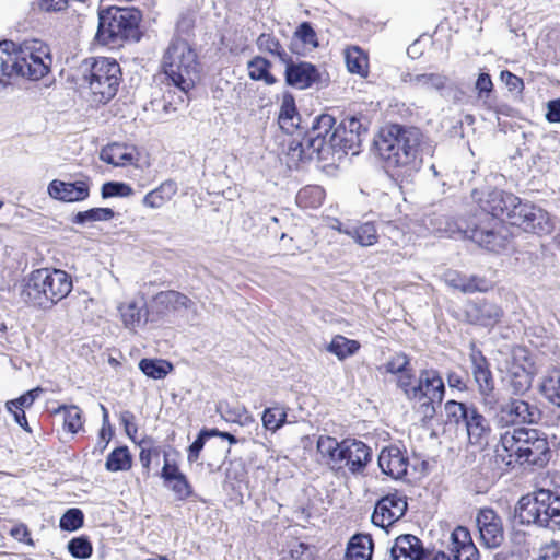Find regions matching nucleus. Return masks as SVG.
Segmentation results:
<instances>
[{
    "label": "nucleus",
    "mask_w": 560,
    "mask_h": 560,
    "mask_svg": "<svg viewBox=\"0 0 560 560\" xmlns=\"http://www.w3.org/2000/svg\"><path fill=\"white\" fill-rule=\"evenodd\" d=\"M120 422L129 436L132 438L137 433L138 429L135 423V415L131 411H122L120 413Z\"/></svg>",
    "instance_id": "e2e57ef3"
},
{
    "label": "nucleus",
    "mask_w": 560,
    "mask_h": 560,
    "mask_svg": "<svg viewBox=\"0 0 560 560\" xmlns=\"http://www.w3.org/2000/svg\"><path fill=\"white\" fill-rule=\"evenodd\" d=\"M429 556L430 552L417 536L404 534L395 539L388 557L384 560H427Z\"/></svg>",
    "instance_id": "f3484780"
},
{
    "label": "nucleus",
    "mask_w": 560,
    "mask_h": 560,
    "mask_svg": "<svg viewBox=\"0 0 560 560\" xmlns=\"http://www.w3.org/2000/svg\"><path fill=\"white\" fill-rule=\"evenodd\" d=\"M312 129L307 132L303 141L292 140L288 149L289 161L298 164L316 158L319 161V154L310 147Z\"/></svg>",
    "instance_id": "c85d7f7f"
},
{
    "label": "nucleus",
    "mask_w": 560,
    "mask_h": 560,
    "mask_svg": "<svg viewBox=\"0 0 560 560\" xmlns=\"http://www.w3.org/2000/svg\"><path fill=\"white\" fill-rule=\"evenodd\" d=\"M141 13L136 9L109 8L98 14L96 39L104 45H118L140 39Z\"/></svg>",
    "instance_id": "6e6552de"
},
{
    "label": "nucleus",
    "mask_w": 560,
    "mask_h": 560,
    "mask_svg": "<svg viewBox=\"0 0 560 560\" xmlns=\"http://www.w3.org/2000/svg\"><path fill=\"white\" fill-rule=\"evenodd\" d=\"M139 369L148 377L162 380L172 372L173 365L168 361L162 359H142L139 362Z\"/></svg>",
    "instance_id": "e433bc0d"
},
{
    "label": "nucleus",
    "mask_w": 560,
    "mask_h": 560,
    "mask_svg": "<svg viewBox=\"0 0 560 560\" xmlns=\"http://www.w3.org/2000/svg\"><path fill=\"white\" fill-rule=\"evenodd\" d=\"M279 40L271 34L262 33L256 40V45L260 51L271 52L277 48Z\"/></svg>",
    "instance_id": "052dcab7"
},
{
    "label": "nucleus",
    "mask_w": 560,
    "mask_h": 560,
    "mask_svg": "<svg viewBox=\"0 0 560 560\" xmlns=\"http://www.w3.org/2000/svg\"><path fill=\"white\" fill-rule=\"evenodd\" d=\"M410 366L409 358L404 353L394 354L384 365V370L387 373L400 374Z\"/></svg>",
    "instance_id": "603ef678"
},
{
    "label": "nucleus",
    "mask_w": 560,
    "mask_h": 560,
    "mask_svg": "<svg viewBox=\"0 0 560 560\" xmlns=\"http://www.w3.org/2000/svg\"><path fill=\"white\" fill-rule=\"evenodd\" d=\"M326 349L328 352L335 354L339 360H345L359 351L360 343L357 340L337 335L332 338Z\"/></svg>",
    "instance_id": "f704fd0d"
},
{
    "label": "nucleus",
    "mask_w": 560,
    "mask_h": 560,
    "mask_svg": "<svg viewBox=\"0 0 560 560\" xmlns=\"http://www.w3.org/2000/svg\"><path fill=\"white\" fill-rule=\"evenodd\" d=\"M541 418L540 409L526 400L511 398L501 407L500 422L512 424H535Z\"/></svg>",
    "instance_id": "4468645a"
},
{
    "label": "nucleus",
    "mask_w": 560,
    "mask_h": 560,
    "mask_svg": "<svg viewBox=\"0 0 560 560\" xmlns=\"http://www.w3.org/2000/svg\"><path fill=\"white\" fill-rule=\"evenodd\" d=\"M401 81L408 84L411 89L422 92H441L445 89L448 78L439 72H404Z\"/></svg>",
    "instance_id": "4be33fe9"
},
{
    "label": "nucleus",
    "mask_w": 560,
    "mask_h": 560,
    "mask_svg": "<svg viewBox=\"0 0 560 560\" xmlns=\"http://www.w3.org/2000/svg\"><path fill=\"white\" fill-rule=\"evenodd\" d=\"M324 197L325 192L319 186H306L298 192L296 201L303 208H317Z\"/></svg>",
    "instance_id": "a19ab883"
},
{
    "label": "nucleus",
    "mask_w": 560,
    "mask_h": 560,
    "mask_svg": "<svg viewBox=\"0 0 560 560\" xmlns=\"http://www.w3.org/2000/svg\"><path fill=\"white\" fill-rule=\"evenodd\" d=\"M464 427L470 445L479 448H483L488 445L492 432L491 424L476 406L470 409V413Z\"/></svg>",
    "instance_id": "aec40b11"
},
{
    "label": "nucleus",
    "mask_w": 560,
    "mask_h": 560,
    "mask_svg": "<svg viewBox=\"0 0 560 560\" xmlns=\"http://www.w3.org/2000/svg\"><path fill=\"white\" fill-rule=\"evenodd\" d=\"M300 122L301 117L296 110L294 97L290 93L283 94L278 115L279 127L287 133H293Z\"/></svg>",
    "instance_id": "a878e982"
},
{
    "label": "nucleus",
    "mask_w": 560,
    "mask_h": 560,
    "mask_svg": "<svg viewBox=\"0 0 560 560\" xmlns=\"http://www.w3.org/2000/svg\"><path fill=\"white\" fill-rule=\"evenodd\" d=\"M378 466L383 474L393 479H401L407 475L409 466L407 452L396 445L386 446L378 455Z\"/></svg>",
    "instance_id": "a211bd4d"
},
{
    "label": "nucleus",
    "mask_w": 560,
    "mask_h": 560,
    "mask_svg": "<svg viewBox=\"0 0 560 560\" xmlns=\"http://www.w3.org/2000/svg\"><path fill=\"white\" fill-rule=\"evenodd\" d=\"M178 467L175 464H170L167 460V455L164 456V465L162 468L161 477L164 479L165 483H171L172 479L176 478L177 475H182Z\"/></svg>",
    "instance_id": "0e129e2a"
},
{
    "label": "nucleus",
    "mask_w": 560,
    "mask_h": 560,
    "mask_svg": "<svg viewBox=\"0 0 560 560\" xmlns=\"http://www.w3.org/2000/svg\"><path fill=\"white\" fill-rule=\"evenodd\" d=\"M271 63L264 57L256 56L247 62L248 75L254 81H264L272 85L277 79L270 73Z\"/></svg>",
    "instance_id": "473e14b6"
},
{
    "label": "nucleus",
    "mask_w": 560,
    "mask_h": 560,
    "mask_svg": "<svg viewBox=\"0 0 560 560\" xmlns=\"http://www.w3.org/2000/svg\"><path fill=\"white\" fill-rule=\"evenodd\" d=\"M472 404H464L456 400H448L444 405L446 419L448 422L456 425L465 423L466 419L470 413V409L474 408Z\"/></svg>",
    "instance_id": "58836bf2"
},
{
    "label": "nucleus",
    "mask_w": 560,
    "mask_h": 560,
    "mask_svg": "<svg viewBox=\"0 0 560 560\" xmlns=\"http://www.w3.org/2000/svg\"><path fill=\"white\" fill-rule=\"evenodd\" d=\"M285 82L300 90L310 88L318 78V71L310 62H289L285 67Z\"/></svg>",
    "instance_id": "5701e85b"
},
{
    "label": "nucleus",
    "mask_w": 560,
    "mask_h": 560,
    "mask_svg": "<svg viewBox=\"0 0 560 560\" xmlns=\"http://www.w3.org/2000/svg\"><path fill=\"white\" fill-rule=\"evenodd\" d=\"M472 200L481 212L475 214L463 230L464 236L480 247L498 252L506 246L505 228L500 217L505 215L512 225L537 234H548L552 223L548 212L517 196L497 188H476Z\"/></svg>",
    "instance_id": "f257e3e1"
},
{
    "label": "nucleus",
    "mask_w": 560,
    "mask_h": 560,
    "mask_svg": "<svg viewBox=\"0 0 560 560\" xmlns=\"http://www.w3.org/2000/svg\"><path fill=\"white\" fill-rule=\"evenodd\" d=\"M480 539L487 548H497L504 540L503 525L500 516L492 509H483L477 515Z\"/></svg>",
    "instance_id": "dca6fc26"
},
{
    "label": "nucleus",
    "mask_w": 560,
    "mask_h": 560,
    "mask_svg": "<svg viewBox=\"0 0 560 560\" xmlns=\"http://www.w3.org/2000/svg\"><path fill=\"white\" fill-rule=\"evenodd\" d=\"M50 197L65 202L85 200L90 195V183L86 179L63 182L55 179L48 186Z\"/></svg>",
    "instance_id": "6ab92c4d"
},
{
    "label": "nucleus",
    "mask_w": 560,
    "mask_h": 560,
    "mask_svg": "<svg viewBox=\"0 0 560 560\" xmlns=\"http://www.w3.org/2000/svg\"><path fill=\"white\" fill-rule=\"evenodd\" d=\"M336 119L328 114L315 118L312 126L310 147L319 154V161L340 160L349 151L359 153L362 141L368 136V120L363 117L349 116L338 126Z\"/></svg>",
    "instance_id": "f03ea898"
},
{
    "label": "nucleus",
    "mask_w": 560,
    "mask_h": 560,
    "mask_svg": "<svg viewBox=\"0 0 560 560\" xmlns=\"http://www.w3.org/2000/svg\"><path fill=\"white\" fill-rule=\"evenodd\" d=\"M538 560H560V542L552 541L546 545Z\"/></svg>",
    "instance_id": "680f3d73"
},
{
    "label": "nucleus",
    "mask_w": 560,
    "mask_h": 560,
    "mask_svg": "<svg viewBox=\"0 0 560 560\" xmlns=\"http://www.w3.org/2000/svg\"><path fill=\"white\" fill-rule=\"evenodd\" d=\"M420 142L419 129L390 125L381 130L375 145L387 167L395 170L397 176H411L421 164Z\"/></svg>",
    "instance_id": "7ed1b4c3"
},
{
    "label": "nucleus",
    "mask_w": 560,
    "mask_h": 560,
    "mask_svg": "<svg viewBox=\"0 0 560 560\" xmlns=\"http://www.w3.org/2000/svg\"><path fill=\"white\" fill-rule=\"evenodd\" d=\"M521 524L537 525L551 530L560 529V490L539 489L524 495L515 508Z\"/></svg>",
    "instance_id": "39448f33"
},
{
    "label": "nucleus",
    "mask_w": 560,
    "mask_h": 560,
    "mask_svg": "<svg viewBox=\"0 0 560 560\" xmlns=\"http://www.w3.org/2000/svg\"><path fill=\"white\" fill-rule=\"evenodd\" d=\"M100 158L102 161L114 166H125L131 163L133 156L126 148L120 144L114 143L101 151Z\"/></svg>",
    "instance_id": "c9c22d12"
},
{
    "label": "nucleus",
    "mask_w": 560,
    "mask_h": 560,
    "mask_svg": "<svg viewBox=\"0 0 560 560\" xmlns=\"http://www.w3.org/2000/svg\"><path fill=\"white\" fill-rule=\"evenodd\" d=\"M84 515L80 509H69L60 518V527L63 530L73 532L83 525Z\"/></svg>",
    "instance_id": "de8ad7c7"
},
{
    "label": "nucleus",
    "mask_w": 560,
    "mask_h": 560,
    "mask_svg": "<svg viewBox=\"0 0 560 560\" xmlns=\"http://www.w3.org/2000/svg\"><path fill=\"white\" fill-rule=\"evenodd\" d=\"M480 402L485 410L489 413H494L498 418L501 416L500 393L494 389L479 392Z\"/></svg>",
    "instance_id": "c03bdc74"
},
{
    "label": "nucleus",
    "mask_w": 560,
    "mask_h": 560,
    "mask_svg": "<svg viewBox=\"0 0 560 560\" xmlns=\"http://www.w3.org/2000/svg\"><path fill=\"white\" fill-rule=\"evenodd\" d=\"M206 443V432H199L197 439L188 447L187 459L189 463H194L199 458V454Z\"/></svg>",
    "instance_id": "bf43d9fd"
},
{
    "label": "nucleus",
    "mask_w": 560,
    "mask_h": 560,
    "mask_svg": "<svg viewBox=\"0 0 560 560\" xmlns=\"http://www.w3.org/2000/svg\"><path fill=\"white\" fill-rule=\"evenodd\" d=\"M539 392L550 404L560 408V370H552L541 378Z\"/></svg>",
    "instance_id": "2f4dec72"
},
{
    "label": "nucleus",
    "mask_w": 560,
    "mask_h": 560,
    "mask_svg": "<svg viewBox=\"0 0 560 560\" xmlns=\"http://www.w3.org/2000/svg\"><path fill=\"white\" fill-rule=\"evenodd\" d=\"M83 78L88 82L93 100L107 103L117 93L120 82V67L117 61L101 57L85 60Z\"/></svg>",
    "instance_id": "1a4fd4ad"
},
{
    "label": "nucleus",
    "mask_w": 560,
    "mask_h": 560,
    "mask_svg": "<svg viewBox=\"0 0 560 560\" xmlns=\"http://www.w3.org/2000/svg\"><path fill=\"white\" fill-rule=\"evenodd\" d=\"M61 410L65 417V428L71 433H77L82 428L81 410L77 406H62L57 411Z\"/></svg>",
    "instance_id": "a18cd8bd"
},
{
    "label": "nucleus",
    "mask_w": 560,
    "mask_h": 560,
    "mask_svg": "<svg viewBox=\"0 0 560 560\" xmlns=\"http://www.w3.org/2000/svg\"><path fill=\"white\" fill-rule=\"evenodd\" d=\"M372 459V450L362 441H341L340 469L347 468L351 474H362Z\"/></svg>",
    "instance_id": "ddd939ff"
},
{
    "label": "nucleus",
    "mask_w": 560,
    "mask_h": 560,
    "mask_svg": "<svg viewBox=\"0 0 560 560\" xmlns=\"http://www.w3.org/2000/svg\"><path fill=\"white\" fill-rule=\"evenodd\" d=\"M295 36L304 44L312 45L314 47L318 45L316 33L308 22H303L298 27L295 31Z\"/></svg>",
    "instance_id": "4d7b16f0"
},
{
    "label": "nucleus",
    "mask_w": 560,
    "mask_h": 560,
    "mask_svg": "<svg viewBox=\"0 0 560 560\" xmlns=\"http://www.w3.org/2000/svg\"><path fill=\"white\" fill-rule=\"evenodd\" d=\"M261 420L267 430L276 432L287 422V411L282 407L267 408L262 413Z\"/></svg>",
    "instance_id": "37998d69"
},
{
    "label": "nucleus",
    "mask_w": 560,
    "mask_h": 560,
    "mask_svg": "<svg viewBox=\"0 0 560 560\" xmlns=\"http://www.w3.org/2000/svg\"><path fill=\"white\" fill-rule=\"evenodd\" d=\"M499 446L520 463L544 466L549 460L547 439L536 429H513L501 434ZM512 459H510L511 462Z\"/></svg>",
    "instance_id": "423d86ee"
},
{
    "label": "nucleus",
    "mask_w": 560,
    "mask_h": 560,
    "mask_svg": "<svg viewBox=\"0 0 560 560\" xmlns=\"http://www.w3.org/2000/svg\"><path fill=\"white\" fill-rule=\"evenodd\" d=\"M162 68L174 86L187 95L198 79L197 54L186 40L173 39L163 56Z\"/></svg>",
    "instance_id": "0eeeda50"
},
{
    "label": "nucleus",
    "mask_w": 560,
    "mask_h": 560,
    "mask_svg": "<svg viewBox=\"0 0 560 560\" xmlns=\"http://www.w3.org/2000/svg\"><path fill=\"white\" fill-rule=\"evenodd\" d=\"M528 353L523 348H515L511 359L506 361L505 382L515 396L526 394L533 384L534 371Z\"/></svg>",
    "instance_id": "9b49d317"
},
{
    "label": "nucleus",
    "mask_w": 560,
    "mask_h": 560,
    "mask_svg": "<svg viewBox=\"0 0 560 560\" xmlns=\"http://www.w3.org/2000/svg\"><path fill=\"white\" fill-rule=\"evenodd\" d=\"M124 325L127 328H136L144 325L148 320V308L143 299L132 300L119 306Z\"/></svg>",
    "instance_id": "393cba45"
},
{
    "label": "nucleus",
    "mask_w": 560,
    "mask_h": 560,
    "mask_svg": "<svg viewBox=\"0 0 560 560\" xmlns=\"http://www.w3.org/2000/svg\"><path fill=\"white\" fill-rule=\"evenodd\" d=\"M443 537L442 548L431 560H479V551L466 527L457 526L453 532L444 534Z\"/></svg>",
    "instance_id": "9d476101"
},
{
    "label": "nucleus",
    "mask_w": 560,
    "mask_h": 560,
    "mask_svg": "<svg viewBox=\"0 0 560 560\" xmlns=\"http://www.w3.org/2000/svg\"><path fill=\"white\" fill-rule=\"evenodd\" d=\"M42 392V388L37 387L26 392L24 395L20 396L16 399L10 400L7 402L5 407L8 411H12L14 409L23 410V408L31 407L35 399L38 397V394Z\"/></svg>",
    "instance_id": "3c124183"
},
{
    "label": "nucleus",
    "mask_w": 560,
    "mask_h": 560,
    "mask_svg": "<svg viewBox=\"0 0 560 560\" xmlns=\"http://www.w3.org/2000/svg\"><path fill=\"white\" fill-rule=\"evenodd\" d=\"M222 417L226 421L236 422L240 424H244V422L250 417L248 416L246 409L242 406L236 407H226L224 410H222Z\"/></svg>",
    "instance_id": "5fc2aeb1"
},
{
    "label": "nucleus",
    "mask_w": 560,
    "mask_h": 560,
    "mask_svg": "<svg viewBox=\"0 0 560 560\" xmlns=\"http://www.w3.org/2000/svg\"><path fill=\"white\" fill-rule=\"evenodd\" d=\"M178 500H185L192 493L191 486L184 474L177 475L171 483H166Z\"/></svg>",
    "instance_id": "8fccbe9b"
},
{
    "label": "nucleus",
    "mask_w": 560,
    "mask_h": 560,
    "mask_svg": "<svg viewBox=\"0 0 560 560\" xmlns=\"http://www.w3.org/2000/svg\"><path fill=\"white\" fill-rule=\"evenodd\" d=\"M115 217L110 208H92L86 211L78 212L72 222L75 224H85L96 221H109Z\"/></svg>",
    "instance_id": "79ce46f5"
},
{
    "label": "nucleus",
    "mask_w": 560,
    "mask_h": 560,
    "mask_svg": "<svg viewBox=\"0 0 560 560\" xmlns=\"http://www.w3.org/2000/svg\"><path fill=\"white\" fill-rule=\"evenodd\" d=\"M132 194H133V189L125 183L108 182L102 186V197L103 198L129 197Z\"/></svg>",
    "instance_id": "09e8293b"
},
{
    "label": "nucleus",
    "mask_w": 560,
    "mask_h": 560,
    "mask_svg": "<svg viewBox=\"0 0 560 560\" xmlns=\"http://www.w3.org/2000/svg\"><path fill=\"white\" fill-rule=\"evenodd\" d=\"M345 60L348 70L351 73L359 74L362 78L369 73L368 55L358 46L349 47L345 50Z\"/></svg>",
    "instance_id": "7c9ffc66"
},
{
    "label": "nucleus",
    "mask_w": 560,
    "mask_h": 560,
    "mask_svg": "<svg viewBox=\"0 0 560 560\" xmlns=\"http://www.w3.org/2000/svg\"><path fill=\"white\" fill-rule=\"evenodd\" d=\"M68 550L72 557L88 559L92 555V544L86 537H75L68 542Z\"/></svg>",
    "instance_id": "49530a36"
},
{
    "label": "nucleus",
    "mask_w": 560,
    "mask_h": 560,
    "mask_svg": "<svg viewBox=\"0 0 560 560\" xmlns=\"http://www.w3.org/2000/svg\"><path fill=\"white\" fill-rule=\"evenodd\" d=\"M132 457L127 446L116 447L107 456L105 468L108 471H125L131 468Z\"/></svg>",
    "instance_id": "4c0bfd02"
},
{
    "label": "nucleus",
    "mask_w": 560,
    "mask_h": 560,
    "mask_svg": "<svg viewBox=\"0 0 560 560\" xmlns=\"http://www.w3.org/2000/svg\"><path fill=\"white\" fill-rule=\"evenodd\" d=\"M156 301L160 304L165 305L166 307H171L174 311H179L182 308L194 311L196 310V304L191 299L174 290L160 292L156 295Z\"/></svg>",
    "instance_id": "72a5a7b5"
},
{
    "label": "nucleus",
    "mask_w": 560,
    "mask_h": 560,
    "mask_svg": "<svg viewBox=\"0 0 560 560\" xmlns=\"http://www.w3.org/2000/svg\"><path fill=\"white\" fill-rule=\"evenodd\" d=\"M72 288V278L65 270L39 268L24 278L20 299L28 306L47 311L66 299Z\"/></svg>",
    "instance_id": "20e7f679"
},
{
    "label": "nucleus",
    "mask_w": 560,
    "mask_h": 560,
    "mask_svg": "<svg viewBox=\"0 0 560 560\" xmlns=\"http://www.w3.org/2000/svg\"><path fill=\"white\" fill-rule=\"evenodd\" d=\"M471 373L478 387V393L494 389L495 383L490 370V364L479 350H472L470 354Z\"/></svg>",
    "instance_id": "b1692460"
},
{
    "label": "nucleus",
    "mask_w": 560,
    "mask_h": 560,
    "mask_svg": "<svg viewBox=\"0 0 560 560\" xmlns=\"http://www.w3.org/2000/svg\"><path fill=\"white\" fill-rule=\"evenodd\" d=\"M408 508L407 497L398 491L382 497L375 504L372 523L386 528L400 520Z\"/></svg>",
    "instance_id": "f8f14e48"
},
{
    "label": "nucleus",
    "mask_w": 560,
    "mask_h": 560,
    "mask_svg": "<svg viewBox=\"0 0 560 560\" xmlns=\"http://www.w3.org/2000/svg\"><path fill=\"white\" fill-rule=\"evenodd\" d=\"M546 119L549 122H560V100H552L547 103Z\"/></svg>",
    "instance_id": "774afa93"
},
{
    "label": "nucleus",
    "mask_w": 560,
    "mask_h": 560,
    "mask_svg": "<svg viewBox=\"0 0 560 560\" xmlns=\"http://www.w3.org/2000/svg\"><path fill=\"white\" fill-rule=\"evenodd\" d=\"M373 541L370 535L357 534L348 542L343 560H371Z\"/></svg>",
    "instance_id": "bb28decb"
},
{
    "label": "nucleus",
    "mask_w": 560,
    "mask_h": 560,
    "mask_svg": "<svg viewBox=\"0 0 560 560\" xmlns=\"http://www.w3.org/2000/svg\"><path fill=\"white\" fill-rule=\"evenodd\" d=\"M86 0H39V8L46 12H60L66 10L71 3H84Z\"/></svg>",
    "instance_id": "6e6d98bb"
},
{
    "label": "nucleus",
    "mask_w": 560,
    "mask_h": 560,
    "mask_svg": "<svg viewBox=\"0 0 560 560\" xmlns=\"http://www.w3.org/2000/svg\"><path fill=\"white\" fill-rule=\"evenodd\" d=\"M177 192V185L173 180H165L155 189L149 191L142 203L151 209H159L170 201Z\"/></svg>",
    "instance_id": "cd10ccee"
},
{
    "label": "nucleus",
    "mask_w": 560,
    "mask_h": 560,
    "mask_svg": "<svg viewBox=\"0 0 560 560\" xmlns=\"http://www.w3.org/2000/svg\"><path fill=\"white\" fill-rule=\"evenodd\" d=\"M411 399L421 401L423 398L442 401L445 395V385L436 370H421L415 389H411Z\"/></svg>",
    "instance_id": "2eb2a0df"
},
{
    "label": "nucleus",
    "mask_w": 560,
    "mask_h": 560,
    "mask_svg": "<svg viewBox=\"0 0 560 560\" xmlns=\"http://www.w3.org/2000/svg\"><path fill=\"white\" fill-rule=\"evenodd\" d=\"M417 380H415L413 371L411 366L406 369L404 373L398 374L397 377V386L404 392L406 398L408 400L411 399V389H415Z\"/></svg>",
    "instance_id": "864d4df0"
},
{
    "label": "nucleus",
    "mask_w": 560,
    "mask_h": 560,
    "mask_svg": "<svg viewBox=\"0 0 560 560\" xmlns=\"http://www.w3.org/2000/svg\"><path fill=\"white\" fill-rule=\"evenodd\" d=\"M323 458L327 459V463L332 469L339 470L341 459V442H337V445H335Z\"/></svg>",
    "instance_id": "69168bd1"
},
{
    "label": "nucleus",
    "mask_w": 560,
    "mask_h": 560,
    "mask_svg": "<svg viewBox=\"0 0 560 560\" xmlns=\"http://www.w3.org/2000/svg\"><path fill=\"white\" fill-rule=\"evenodd\" d=\"M419 402H420V405H419L417 411L421 416L422 421H430L434 418V416L436 413L435 406L441 405L442 401L423 398Z\"/></svg>",
    "instance_id": "13d9d810"
},
{
    "label": "nucleus",
    "mask_w": 560,
    "mask_h": 560,
    "mask_svg": "<svg viewBox=\"0 0 560 560\" xmlns=\"http://www.w3.org/2000/svg\"><path fill=\"white\" fill-rule=\"evenodd\" d=\"M350 233V237L361 246H371L375 244L378 238L376 228L372 222H365L360 225L353 224Z\"/></svg>",
    "instance_id": "ea45409f"
},
{
    "label": "nucleus",
    "mask_w": 560,
    "mask_h": 560,
    "mask_svg": "<svg viewBox=\"0 0 560 560\" xmlns=\"http://www.w3.org/2000/svg\"><path fill=\"white\" fill-rule=\"evenodd\" d=\"M501 78L511 91H521L524 86L522 79L510 71H502Z\"/></svg>",
    "instance_id": "338daca9"
},
{
    "label": "nucleus",
    "mask_w": 560,
    "mask_h": 560,
    "mask_svg": "<svg viewBox=\"0 0 560 560\" xmlns=\"http://www.w3.org/2000/svg\"><path fill=\"white\" fill-rule=\"evenodd\" d=\"M446 282L448 285L458 289L464 293L488 290V282L485 279L479 277L466 278L456 272H448L446 275Z\"/></svg>",
    "instance_id": "c756f323"
},
{
    "label": "nucleus",
    "mask_w": 560,
    "mask_h": 560,
    "mask_svg": "<svg viewBox=\"0 0 560 560\" xmlns=\"http://www.w3.org/2000/svg\"><path fill=\"white\" fill-rule=\"evenodd\" d=\"M465 313L469 323L483 327H493L503 316L499 305L485 300L469 303Z\"/></svg>",
    "instance_id": "412c9836"
}]
</instances>
